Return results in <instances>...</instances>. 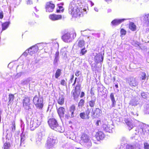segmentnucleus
<instances>
[{"instance_id":"f257e3e1","label":"nucleus","mask_w":149,"mask_h":149,"mask_svg":"<svg viewBox=\"0 0 149 149\" xmlns=\"http://www.w3.org/2000/svg\"><path fill=\"white\" fill-rule=\"evenodd\" d=\"M78 1L77 0H73L70 3L69 8V12L73 17L79 18L86 14V9H82L78 6Z\"/></svg>"},{"instance_id":"f03ea898","label":"nucleus","mask_w":149,"mask_h":149,"mask_svg":"<svg viewBox=\"0 0 149 149\" xmlns=\"http://www.w3.org/2000/svg\"><path fill=\"white\" fill-rule=\"evenodd\" d=\"M47 122L52 129L60 132H63V130L62 129L61 127L59 125L57 120L55 118H49Z\"/></svg>"},{"instance_id":"7ed1b4c3","label":"nucleus","mask_w":149,"mask_h":149,"mask_svg":"<svg viewBox=\"0 0 149 149\" xmlns=\"http://www.w3.org/2000/svg\"><path fill=\"white\" fill-rule=\"evenodd\" d=\"M57 142V138L52 135L48 137L46 144L48 149H54Z\"/></svg>"},{"instance_id":"20e7f679","label":"nucleus","mask_w":149,"mask_h":149,"mask_svg":"<svg viewBox=\"0 0 149 149\" xmlns=\"http://www.w3.org/2000/svg\"><path fill=\"white\" fill-rule=\"evenodd\" d=\"M76 106L75 104L71 105L69 108V112L70 113H67L65 115V118L68 119L70 118H73L74 117L75 111L76 110Z\"/></svg>"},{"instance_id":"39448f33","label":"nucleus","mask_w":149,"mask_h":149,"mask_svg":"<svg viewBox=\"0 0 149 149\" xmlns=\"http://www.w3.org/2000/svg\"><path fill=\"white\" fill-rule=\"evenodd\" d=\"M33 102L36 106L39 109H42L43 106V100L38 98L37 95H36L33 97Z\"/></svg>"},{"instance_id":"423d86ee","label":"nucleus","mask_w":149,"mask_h":149,"mask_svg":"<svg viewBox=\"0 0 149 149\" xmlns=\"http://www.w3.org/2000/svg\"><path fill=\"white\" fill-rule=\"evenodd\" d=\"M80 84H77L74 88V90H73L71 92L72 96L74 99L75 100L77 98L80 92Z\"/></svg>"},{"instance_id":"0eeeda50","label":"nucleus","mask_w":149,"mask_h":149,"mask_svg":"<svg viewBox=\"0 0 149 149\" xmlns=\"http://www.w3.org/2000/svg\"><path fill=\"white\" fill-rule=\"evenodd\" d=\"M55 7V4L51 1L47 2L46 3L45 8L46 11L47 12L51 13L53 11Z\"/></svg>"},{"instance_id":"6e6552de","label":"nucleus","mask_w":149,"mask_h":149,"mask_svg":"<svg viewBox=\"0 0 149 149\" xmlns=\"http://www.w3.org/2000/svg\"><path fill=\"white\" fill-rule=\"evenodd\" d=\"M90 109L89 108H88L85 111L80 113L79 116L82 119H89L90 118Z\"/></svg>"},{"instance_id":"1a4fd4ad","label":"nucleus","mask_w":149,"mask_h":149,"mask_svg":"<svg viewBox=\"0 0 149 149\" xmlns=\"http://www.w3.org/2000/svg\"><path fill=\"white\" fill-rule=\"evenodd\" d=\"M102 113L101 110L98 108H96L94 109H93L91 113V116L93 118H98L100 116Z\"/></svg>"},{"instance_id":"9d476101","label":"nucleus","mask_w":149,"mask_h":149,"mask_svg":"<svg viewBox=\"0 0 149 149\" xmlns=\"http://www.w3.org/2000/svg\"><path fill=\"white\" fill-rule=\"evenodd\" d=\"M72 35V38L74 39L76 36V34L75 33H67L64 34L62 36L63 40L65 42H68L69 39L71 38V36Z\"/></svg>"},{"instance_id":"9b49d317","label":"nucleus","mask_w":149,"mask_h":149,"mask_svg":"<svg viewBox=\"0 0 149 149\" xmlns=\"http://www.w3.org/2000/svg\"><path fill=\"white\" fill-rule=\"evenodd\" d=\"M30 98L28 97H25L22 100L23 107L26 110H28L30 108Z\"/></svg>"},{"instance_id":"f8f14e48","label":"nucleus","mask_w":149,"mask_h":149,"mask_svg":"<svg viewBox=\"0 0 149 149\" xmlns=\"http://www.w3.org/2000/svg\"><path fill=\"white\" fill-rule=\"evenodd\" d=\"M57 113L60 118H64L65 112V109L63 107H60L57 108L56 107Z\"/></svg>"},{"instance_id":"ddd939ff","label":"nucleus","mask_w":149,"mask_h":149,"mask_svg":"<svg viewBox=\"0 0 149 149\" xmlns=\"http://www.w3.org/2000/svg\"><path fill=\"white\" fill-rule=\"evenodd\" d=\"M96 139L98 140H103L105 137V134L101 131H98L95 135Z\"/></svg>"},{"instance_id":"4468645a","label":"nucleus","mask_w":149,"mask_h":149,"mask_svg":"<svg viewBox=\"0 0 149 149\" xmlns=\"http://www.w3.org/2000/svg\"><path fill=\"white\" fill-rule=\"evenodd\" d=\"M38 47L37 46H33L29 49L28 53L30 55H32L36 53L38 51Z\"/></svg>"},{"instance_id":"2eb2a0df","label":"nucleus","mask_w":149,"mask_h":149,"mask_svg":"<svg viewBox=\"0 0 149 149\" xmlns=\"http://www.w3.org/2000/svg\"><path fill=\"white\" fill-rule=\"evenodd\" d=\"M49 17L52 20L55 21L61 19L62 18V16L61 15L53 14H50L49 16Z\"/></svg>"},{"instance_id":"dca6fc26","label":"nucleus","mask_w":149,"mask_h":149,"mask_svg":"<svg viewBox=\"0 0 149 149\" xmlns=\"http://www.w3.org/2000/svg\"><path fill=\"white\" fill-rule=\"evenodd\" d=\"M77 46L79 48H82L85 47V43L83 39L79 38L77 41Z\"/></svg>"},{"instance_id":"f3484780","label":"nucleus","mask_w":149,"mask_h":149,"mask_svg":"<svg viewBox=\"0 0 149 149\" xmlns=\"http://www.w3.org/2000/svg\"><path fill=\"white\" fill-rule=\"evenodd\" d=\"M94 60L96 63L102 62L103 60V57L101 54H97L95 56Z\"/></svg>"},{"instance_id":"a211bd4d","label":"nucleus","mask_w":149,"mask_h":149,"mask_svg":"<svg viewBox=\"0 0 149 149\" xmlns=\"http://www.w3.org/2000/svg\"><path fill=\"white\" fill-rule=\"evenodd\" d=\"M128 83L129 85L135 87L138 85L136 78L134 77L131 78Z\"/></svg>"},{"instance_id":"6ab92c4d","label":"nucleus","mask_w":149,"mask_h":149,"mask_svg":"<svg viewBox=\"0 0 149 149\" xmlns=\"http://www.w3.org/2000/svg\"><path fill=\"white\" fill-rule=\"evenodd\" d=\"M81 140L85 143L89 142L90 139L88 135L85 133H83L81 136Z\"/></svg>"},{"instance_id":"aec40b11","label":"nucleus","mask_w":149,"mask_h":149,"mask_svg":"<svg viewBox=\"0 0 149 149\" xmlns=\"http://www.w3.org/2000/svg\"><path fill=\"white\" fill-rule=\"evenodd\" d=\"M65 98L63 95L60 96L57 100V103L60 105H63L64 103Z\"/></svg>"},{"instance_id":"412c9836","label":"nucleus","mask_w":149,"mask_h":149,"mask_svg":"<svg viewBox=\"0 0 149 149\" xmlns=\"http://www.w3.org/2000/svg\"><path fill=\"white\" fill-rule=\"evenodd\" d=\"M30 125L31 127L34 128L38 127L40 125V124L38 123L37 120H33L30 122Z\"/></svg>"},{"instance_id":"4be33fe9","label":"nucleus","mask_w":149,"mask_h":149,"mask_svg":"<svg viewBox=\"0 0 149 149\" xmlns=\"http://www.w3.org/2000/svg\"><path fill=\"white\" fill-rule=\"evenodd\" d=\"M110 97L112 101L111 107H113L116 105V102L114 97V94L113 93H111L110 94Z\"/></svg>"},{"instance_id":"5701e85b","label":"nucleus","mask_w":149,"mask_h":149,"mask_svg":"<svg viewBox=\"0 0 149 149\" xmlns=\"http://www.w3.org/2000/svg\"><path fill=\"white\" fill-rule=\"evenodd\" d=\"M124 20V19H114L111 22V23L113 25H117L120 24Z\"/></svg>"},{"instance_id":"b1692460","label":"nucleus","mask_w":149,"mask_h":149,"mask_svg":"<svg viewBox=\"0 0 149 149\" xmlns=\"http://www.w3.org/2000/svg\"><path fill=\"white\" fill-rule=\"evenodd\" d=\"M136 26L133 22H131L129 24V28L132 31L136 30Z\"/></svg>"},{"instance_id":"393cba45","label":"nucleus","mask_w":149,"mask_h":149,"mask_svg":"<svg viewBox=\"0 0 149 149\" xmlns=\"http://www.w3.org/2000/svg\"><path fill=\"white\" fill-rule=\"evenodd\" d=\"M10 24L9 22H6L2 23L1 24L2 31H4L7 28Z\"/></svg>"},{"instance_id":"a878e982","label":"nucleus","mask_w":149,"mask_h":149,"mask_svg":"<svg viewBox=\"0 0 149 149\" xmlns=\"http://www.w3.org/2000/svg\"><path fill=\"white\" fill-rule=\"evenodd\" d=\"M15 98V96L14 94L11 93L8 95V102L10 103H13Z\"/></svg>"},{"instance_id":"bb28decb","label":"nucleus","mask_w":149,"mask_h":149,"mask_svg":"<svg viewBox=\"0 0 149 149\" xmlns=\"http://www.w3.org/2000/svg\"><path fill=\"white\" fill-rule=\"evenodd\" d=\"M61 73V70L60 69H57L55 74V78L58 79L60 76Z\"/></svg>"},{"instance_id":"cd10ccee","label":"nucleus","mask_w":149,"mask_h":149,"mask_svg":"<svg viewBox=\"0 0 149 149\" xmlns=\"http://www.w3.org/2000/svg\"><path fill=\"white\" fill-rule=\"evenodd\" d=\"M11 147V144L9 142H6L3 145V149H9Z\"/></svg>"},{"instance_id":"c85d7f7f","label":"nucleus","mask_w":149,"mask_h":149,"mask_svg":"<svg viewBox=\"0 0 149 149\" xmlns=\"http://www.w3.org/2000/svg\"><path fill=\"white\" fill-rule=\"evenodd\" d=\"M59 52L57 51L55 54V58L54 61V64H56L58 62L59 58Z\"/></svg>"},{"instance_id":"c756f323","label":"nucleus","mask_w":149,"mask_h":149,"mask_svg":"<svg viewBox=\"0 0 149 149\" xmlns=\"http://www.w3.org/2000/svg\"><path fill=\"white\" fill-rule=\"evenodd\" d=\"M95 100H91L88 102L89 106L91 107H93L95 105Z\"/></svg>"},{"instance_id":"7c9ffc66","label":"nucleus","mask_w":149,"mask_h":149,"mask_svg":"<svg viewBox=\"0 0 149 149\" xmlns=\"http://www.w3.org/2000/svg\"><path fill=\"white\" fill-rule=\"evenodd\" d=\"M144 21L145 23L148 26H149V14L145 15L144 17Z\"/></svg>"},{"instance_id":"2f4dec72","label":"nucleus","mask_w":149,"mask_h":149,"mask_svg":"<svg viewBox=\"0 0 149 149\" xmlns=\"http://www.w3.org/2000/svg\"><path fill=\"white\" fill-rule=\"evenodd\" d=\"M125 121L127 125L129 126V127L130 128L129 129L130 130L133 127V126L131 122L130 121H128L127 119L125 120Z\"/></svg>"},{"instance_id":"473e14b6","label":"nucleus","mask_w":149,"mask_h":149,"mask_svg":"<svg viewBox=\"0 0 149 149\" xmlns=\"http://www.w3.org/2000/svg\"><path fill=\"white\" fill-rule=\"evenodd\" d=\"M87 52V50L86 49L85 47H84L81 49L80 54L81 55H84Z\"/></svg>"},{"instance_id":"72a5a7b5","label":"nucleus","mask_w":149,"mask_h":149,"mask_svg":"<svg viewBox=\"0 0 149 149\" xmlns=\"http://www.w3.org/2000/svg\"><path fill=\"white\" fill-rule=\"evenodd\" d=\"M58 9L56 10V12L57 13H60L61 11L63 12L64 10V9L63 8V7L62 6H58Z\"/></svg>"},{"instance_id":"f704fd0d","label":"nucleus","mask_w":149,"mask_h":149,"mask_svg":"<svg viewBox=\"0 0 149 149\" xmlns=\"http://www.w3.org/2000/svg\"><path fill=\"white\" fill-rule=\"evenodd\" d=\"M141 75L140 77V78L141 80H145L147 78V76L146 73L144 72H143L141 73Z\"/></svg>"},{"instance_id":"c9c22d12","label":"nucleus","mask_w":149,"mask_h":149,"mask_svg":"<svg viewBox=\"0 0 149 149\" xmlns=\"http://www.w3.org/2000/svg\"><path fill=\"white\" fill-rule=\"evenodd\" d=\"M67 79H65V80L64 79H61L60 81V84L62 86H67Z\"/></svg>"},{"instance_id":"e433bc0d","label":"nucleus","mask_w":149,"mask_h":149,"mask_svg":"<svg viewBox=\"0 0 149 149\" xmlns=\"http://www.w3.org/2000/svg\"><path fill=\"white\" fill-rule=\"evenodd\" d=\"M85 103V101L83 99H81L78 103V107H82L84 105V103Z\"/></svg>"},{"instance_id":"4c0bfd02","label":"nucleus","mask_w":149,"mask_h":149,"mask_svg":"<svg viewBox=\"0 0 149 149\" xmlns=\"http://www.w3.org/2000/svg\"><path fill=\"white\" fill-rule=\"evenodd\" d=\"M68 52L66 48H64L62 49L61 52L62 53L63 55L64 56H66L67 53Z\"/></svg>"},{"instance_id":"58836bf2","label":"nucleus","mask_w":149,"mask_h":149,"mask_svg":"<svg viewBox=\"0 0 149 149\" xmlns=\"http://www.w3.org/2000/svg\"><path fill=\"white\" fill-rule=\"evenodd\" d=\"M12 126L11 128L12 129V131H14L15 130V121L12 122Z\"/></svg>"},{"instance_id":"ea45409f","label":"nucleus","mask_w":149,"mask_h":149,"mask_svg":"<svg viewBox=\"0 0 149 149\" xmlns=\"http://www.w3.org/2000/svg\"><path fill=\"white\" fill-rule=\"evenodd\" d=\"M127 31L123 29H121L120 31V33L121 35H125L126 34Z\"/></svg>"},{"instance_id":"a19ab883","label":"nucleus","mask_w":149,"mask_h":149,"mask_svg":"<svg viewBox=\"0 0 149 149\" xmlns=\"http://www.w3.org/2000/svg\"><path fill=\"white\" fill-rule=\"evenodd\" d=\"M144 148L145 149H149V144L147 143H144Z\"/></svg>"},{"instance_id":"79ce46f5","label":"nucleus","mask_w":149,"mask_h":149,"mask_svg":"<svg viewBox=\"0 0 149 149\" xmlns=\"http://www.w3.org/2000/svg\"><path fill=\"white\" fill-rule=\"evenodd\" d=\"M126 149H135L133 146L132 145H128L126 147Z\"/></svg>"},{"instance_id":"37998d69","label":"nucleus","mask_w":149,"mask_h":149,"mask_svg":"<svg viewBox=\"0 0 149 149\" xmlns=\"http://www.w3.org/2000/svg\"><path fill=\"white\" fill-rule=\"evenodd\" d=\"M141 95L142 97L144 98H145L147 97L146 94L145 93V92H143L141 93Z\"/></svg>"},{"instance_id":"c03bdc74","label":"nucleus","mask_w":149,"mask_h":149,"mask_svg":"<svg viewBox=\"0 0 149 149\" xmlns=\"http://www.w3.org/2000/svg\"><path fill=\"white\" fill-rule=\"evenodd\" d=\"M74 77V74H72L71 76V77L70 78V82H69V84L71 83H72V82L73 80Z\"/></svg>"},{"instance_id":"a18cd8bd","label":"nucleus","mask_w":149,"mask_h":149,"mask_svg":"<svg viewBox=\"0 0 149 149\" xmlns=\"http://www.w3.org/2000/svg\"><path fill=\"white\" fill-rule=\"evenodd\" d=\"M80 73V72L79 71L77 70L75 73V75L77 77H78L79 76Z\"/></svg>"},{"instance_id":"49530a36","label":"nucleus","mask_w":149,"mask_h":149,"mask_svg":"<svg viewBox=\"0 0 149 149\" xmlns=\"http://www.w3.org/2000/svg\"><path fill=\"white\" fill-rule=\"evenodd\" d=\"M135 102V101H132L131 102V104H132V106H136L138 104L136 103L137 102H136L134 103Z\"/></svg>"},{"instance_id":"de8ad7c7","label":"nucleus","mask_w":149,"mask_h":149,"mask_svg":"<svg viewBox=\"0 0 149 149\" xmlns=\"http://www.w3.org/2000/svg\"><path fill=\"white\" fill-rule=\"evenodd\" d=\"M85 94L84 93L83 91H82L81 93V95H80V97H81V98L85 96Z\"/></svg>"},{"instance_id":"09e8293b","label":"nucleus","mask_w":149,"mask_h":149,"mask_svg":"<svg viewBox=\"0 0 149 149\" xmlns=\"http://www.w3.org/2000/svg\"><path fill=\"white\" fill-rule=\"evenodd\" d=\"M3 17V13L2 11L0 12V19H2Z\"/></svg>"},{"instance_id":"8fccbe9b","label":"nucleus","mask_w":149,"mask_h":149,"mask_svg":"<svg viewBox=\"0 0 149 149\" xmlns=\"http://www.w3.org/2000/svg\"><path fill=\"white\" fill-rule=\"evenodd\" d=\"M101 123V120H97L96 122V123H95V125H96V126H98L99 125V123Z\"/></svg>"},{"instance_id":"3c124183","label":"nucleus","mask_w":149,"mask_h":149,"mask_svg":"<svg viewBox=\"0 0 149 149\" xmlns=\"http://www.w3.org/2000/svg\"><path fill=\"white\" fill-rule=\"evenodd\" d=\"M90 93L92 95H94L95 94L91 88V90Z\"/></svg>"},{"instance_id":"603ef678","label":"nucleus","mask_w":149,"mask_h":149,"mask_svg":"<svg viewBox=\"0 0 149 149\" xmlns=\"http://www.w3.org/2000/svg\"><path fill=\"white\" fill-rule=\"evenodd\" d=\"M24 141V139H23L22 137H21V141H20L21 144Z\"/></svg>"},{"instance_id":"864d4df0","label":"nucleus","mask_w":149,"mask_h":149,"mask_svg":"<svg viewBox=\"0 0 149 149\" xmlns=\"http://www.w3.org/2000/svg\"><path fill=\"white\" fill-rule=\"evenodd\" d=\"M112 0H105V1L107 2L108 3L111 2Z\"/></svg>"},{"instance_id":"5fc2aeb1","label":"nucleus","mask_w":149,"mask_h":149,"mask_svg":"<svg viewBox=\"0 0 149 149\" xmlns=\"http://www.w3.org/2000/svg\"><path fill=\"white\" fill-rule=\"evenodd\" d=\"M76 81H74L73 83L72 84V86H74L75 85V84L76 83Z\"/></svg>"},{"instance_id":"6e6d98bb","label":"nucleus","mask_w":149,"mask_h":149,"mask_svg":"<svg viewBox=\"0 0 149 149\" xmlns=\"http://www.w3.org/2000/svg\"><path fill=\"white\" fill-rule=\"evenodd\" d=\"M115 86L116 88H118V84H116L115 85Z\"/></svg>"},{"instance_id":"4d7b16f0","label":"nucleus","mask_w":149,"mask_h":149,"mask_svg":"<svg viewBox=\"0 0 149 149\" xmlns=\"http://www.w3.org/2000/svg\"><path fill=\"white\" fill-rule=\"evenodd\" d=\"M105 126L106 127H105L104 129L105 130H107L106 128L107 127V126L106 125H105Z\"/></svg>"},{"instance_id":"13d9d810","label":"nucleus","mask_w":149,"mask_h":149,"mask_svg":"<svg viewBox=\"0 0 149 149\" xmlns=\"http://www.w3.org/2000/svg\"><path fill=\"white\" fill-rule=\"evenodd\" d=\"M30 1L28 0L27 2V4H28V3H29V4L30 3Z\"/></svg>"},{"instance_id":"bf43d9fd","label":"nucleus","mask_w":149,"mask_h":149,"mask_svg":"<svg viewBox=\"0 0 149 149\" xmlns=\"http://www.w3.org/2000/svg\"><path fill=\"white\" fill-rule=\"evenodd\" d=\"M77 79V77H75V79H74V81H76Z\"/></svg>"}]
</instances>
